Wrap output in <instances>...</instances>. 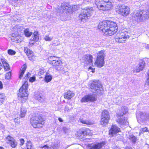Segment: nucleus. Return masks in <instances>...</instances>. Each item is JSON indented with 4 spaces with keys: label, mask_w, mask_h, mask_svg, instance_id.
I'll return each mask as SVG.
<instances>
[{
    "label": "nucleus",
    "mask_w": 149,
    "mask_h": 149,
    "mask_svg": "<svg viewBox=\"0 0 149 149\" xmlns=\"http://www.w3.org/2000/svg\"><path fill=\"white\" fill-rule=\"evenodd\" d=\"M28 82H25L19 90L18 93V100L22 102H25L28 98Z\"/></svg>",
    "instance_id": "1"
},
{
    "label": "nucleus",
    "mask_w": 149,
    "mask_h": 149,
    "mask_svg": "<svg viewBox=\"0 0 149 149\" xmlns=\"http://www.w3.org/2000/svg\"><path fill=\"white\" fill-rule=\"evenodd\" d=\"M94 11L93 8L90 7L83 10L79 14V20L86 22L93 14Z\"/></svg>",
    "instance_id": "2"
},
{
    "label": "nucleus",
    "mask_w": 149,
    "mask_h": 149,
    "mask_svg": "<svg viewBox=\"0 0 149 149\" xmlns=\"http://www.w3.org/2000/svg\"><path fill=\"white\" fill-rule=\"evenodd\" d=\"M95 2L99 9L107 11L112 8V4L109 0H95Z\"/></svg>",
    "instance_id": "3"
},
{
    "label": "nucleus",
    "mask_w": 149,
    "mask_h": 149,
    "mask_svg": "<svg viewBox=\"0 0 149 149\" xmlns=\"http://www.w3.org/2000/svg\"><path fill=\"white\" fill-rule=\"evenodd\" d=\"M44 120L40 115L33 116L30 120L31 124L34 128H40L45 123Z\"/></svg>",
    "instance_id": "4"
},
{
    "label": "nucleus",
    "mask_w": 149,
    "mask_h": 149,
    "mask_svg": "<svg viewBox=\"0 0 149 149\" xmlns=\"http://www.w3.org/2000/svg\"><path fill=\"white\" fill-rule=\"evenodd\" d=\"M92 92L97 94L102 93L103 89L102 85L99 80H94L90 85Z\"/></svg>",
    "instance_id": "5"
},
{
    "label": "nucleus",
    "mask_w": 149,
    "mask_h": 149,
    "mask_svg": "<svg viewBox=\"0 0 149 149\" xmlns=\"http://www.w3.org/2000/svg\"><path fill=\"white\" fill-rule=\"evenodd\" d=\"M130 33L126 31H121L117 33L115 37L116 42L123 43L130 37Z\"/></svg>",
    "instance_id": "6"
},
{
    "label": "nucleus",
    "mask_w": 149,
    "mask_h": 149,
    "mask_svg": "<svg viewBox=\"0 0 149 149\" xmlns=\"http://www.w3.org/2000/svg\"><path fill=\"white\" fill-rule=\"evenodd\" d=\"M97 56L94 64L98 68L102 67L104 64V58L105 56L104 51L101 50L97 54Z\"/></svg>",
    "instance_id": "7"
},
{
    "label": "nucleus",
    "mask_w": 149,
    "mask_h": 149,
    "mask_svg": "<svg viewBox=\"0 0 149 149\" xmlns=\"http://www.w3.org/2000/svg\"><path fill=\"white\" fill-rule=\"evenodd\" d=\"M107 24L108 31L105 32L106 36H111L117 32L118 27L116 23L107 21Z\"/></svg>",
    "instance_id": "8"
},
{
    "label": "nucleus",
    "mask_w": 149,
    "mask_h": 149,
    "mask_svg": "<svg viewBox=\"0 0 149 149\" xmlns=\"http://www.w3.org/2000/svg\"><path fill=\"white\" fill-rule=\"evenodd\" d=\"M109 119L110 116L109 112L106 110L103 111L100 122L101 124L103 126H105L108 123Z\"/></svg>",
    "instance_id": "9"
},
{
    "label": "nucleus",
    "mask_w": 149,
    "mask_h": 149,
    "mask_svg": "<svg viewBox=\"0 0 149 149\" xmlns=\"http://www.w3.org/2000/svg\"><path fill=\"white\" fill-rule=\"evenodd\" d=\"M60 12L70 14L72 13V7L65 3H63L58 8V11Z\"/></svg>",
    "instance_id": "10"
},
{
    "label": "nucleus",
    "mask_w": 149,
    "mask_h": 149,
    "mask_svg": "<svg viewBox=\"0 0 149 149\" xmlns=\"http://www.w3.org/2000/svg\"><path fill=\"white\" fill-rule=\"evenodd\" d=\"M107 25V21H104L100 22L98 25L99 29L104 32L105 35V32L108 31Z\"/></svg>",
    "instance_id": "11"
},
{
    "label": "nucleus",
    "mask_w": 149,
    "mask_h": 149,
    "mask_svg": "<svg viewBox=\"0 0 149 149\" xmlns=\"http://www.w3.org/2000/svg\"><path fill=\"white\" fill-rule=\"evenodd\" d=\"M119 11L122 15L126 16L129 14L130 8L127 6L123 5L119 8Z\"/></svg>",
    "instance_id": "12"
},
{
    "label": "nucleus",
    "mask_w": 149,
    "mask_h": 149,
    "mask_svg": "<svg viewBox=\"0 0 149 149\" xmlns=\"http://www.w3.org/2000/svg\"><path fill=\"white\" fill-rule=\"evenodd\" d=\"M6 143L9 144L11 147L15 148L17 146V143L15 139L10 136H8L6 138Z\"/></svg>",
    "instance_id": "13"
},
{
    "label": "nucleus",
    "mask_w": 149,
    "mask_h": 149,
    "mask_svg": "<svg viewBox=\"0 0 149 149\" xmlns=\"http://www.w3.org/2000/svg\"><path fill=\"white\" fill-rule=\"evenodd\" d=\"M120 132V128L115 125H113L109 130V134L113 136Z\"/></svg>",
    "instance_id": "14"
},
{
    "label": "nucleus",
    "mask_w": 149,
    "mask_h": 149,
    "mask_svg": "<svg viewBox=\"0 0 149 149\" xmlns=\"http://www.w3.org/2000/svg\"><path fill=\"white\" fill-rule=\"evenodd\" d=\"M95 100V98L93 94L89 95L83 97L81 100V102H88V101H93Z\"/></svg>",
    "instance_id": "15"
},
{
    "label": "nucleus",
    "mask_w": 149,
    "mask_h": 149,
    "mask_svg": "<svg viewBox=\"0 0 149 149\" xmlns=\"http://www.w3.org/2000/svg\"><path fill=\"white\" fill-rule=\"evenodd\" d=\"M55 58L54 56H50L49 58V59L51 60L49 61V63L52 64L54 66H59L61 64L62 62L60 60L54 59Z\"/></svg>",
    "instance_id": "16"
},
{
    "label": "nucleus",
    "mask_w": 149,
    "mask_h": 149,
    "mask_svg": "<svg viewBox=\"0 0 149 149\" xmlns=\"http://www.w3.org/2000/svg\"><path fill=\"white\" fill-rule=\"evenodd\" d=\"M145 66V63L144 61H141L139 63L136 68L134 70L135 72H138L143 70Z\"/></svg>",
    "instance_id": "17"
},
{
    "label": "nucleus",
    "mask_w": 149,
    "mask_h": 149,
    "mask_svg": "<svg viewBox=\"0 0 149 149\" xmlns=\"http://www.w3.org/2000/svg\"><path fill=\"white\" fill-rule=\"evenodd\" d=\"M85 63L86 64L91 65L93 63V56L91 55H86L84 56Z\"/></svg>",
    "instance_id": "18"
},
{
    "label": "nucleus",
    "mask_w": 149,
    "mask_h": 149,
    "mask_svg": "<svg viewBox=\"0 0 149 149\" xmlns=\"http://www.w3.org/2000/svg\"><path fill=\"white\" fill-rule=\"evenodd\" d=\"M105 143L104 142H102L97 144H93L92 146H90L91 145L89 144L88 146L91 147L89 149H99L103 146Z\"/></svg>",
    "instance_id": "19"
},
{
    "label": "nucleus",
    "mask_w": 149,
    "mask_h": 149,
    "mask_svg": "<svg viewBox=\"0 0 149 149\" xmlns=\"http://www.w3.org/2000/svg\"><path fill=\"white\" fill-rule=\"evenodd\" d=\"M26 68V65L25 64H24L21 67L19 74V78L20 79L23 77V74Z\"/></svg>",
    "instance_id": "20"
},
{
    "label": "nucleus",
    "mask_w": 149,
    "mask_h": 149,
    "mask_svg": "<svg viewBox=\"0 0 149 149\" xmlns=\"http://www.w3.org/2000/svg\"><path fill=\"white\" fill-rule=\"evenodd\" d=\"M74 95V94L70 91H69L65 93L64 95V98L70 100L72 97Z\"/></svg>",
    "instance_id": "21"
},
{
    "label": "nucleus",
    "mask_w": 149,
    "mask_h": 149,
    "mask_svg": "<svg viewBox=\"0 0 149 149\" xmlns=\"http://www.w3.org/2000/svg\"><path fill=\"white\" fill-rule=\"evenodd\" d=\"M24 52L29 56V60H31L32 59L31 57L33 56V54L32 51L30 49L26 47L24 48Z\"/></svg>",
    "instance_id": "22"
},
{
    "label": "nucleus",
    "mask_w": 149,
    "mask_h": 149,
    "mask_svg": "<svg viewBox=\"0 0 149 149\" xmlns=\"http://www.w3.org/2000/svg\"><path fill=\"white\" fill-rule=\"evenodd\" d=\"M24 28L23 27L20 26L19 25H17L14 27L13 31L15 33H19L22 31H24Z\"/></svg>",
    "instance_id": "23"
},
{
    "label": "nucleus",
    "mask_w": 149,
    "mask_h": 149,
    "mask_svg": "<svg viewBox=\"0 0 149 149\" xmlns=\"http://www.w3.org/2000/svg\"><path fill=\"white\" fill-rule=\"evenodd\" d=\"M117 122L122 125H126L128 124V122L124 118H119L117 120Z\"/></svg>",
    "instance_id": "24"
},
{
    "label": "nucleus",
    "mask_w": 149,
    "mask_h": 149,
    "mask_svg": "<svg viewBox=\"0 0 149 149\" xmlns=\"http://www.w3.org/2000/svg\"><path fill=\"white\" fill-rule=\"evenodd\" d=\"M58 147L57 144H53L50 147L48 146L47 145H45L42 147L41 148L43 149L44 148L45 149H57Z\"/></svg>",
    "instance_id": "25"
},
{
    "label": "nucleus",
    "mask_w": 149,
    "mask_h": 149,
    "mask_svg": "<svg viewBox=\"0 0 149 149\" xmlns=\"http://www.w3.org/2000/svg\"><path fill=\"white\" fill-rule=\"evenodd\" d=\"M26 113V108L23 106L21 108L20 116L21 118L24 117Z\"/></svg>",
    "instance_id": "26"
},
{
    "label": "nucleus",
    "mask_w": 149,
    "mask_h": 149,
    "mask_svg": "<svg viewBox=\"0 0 149 149\" xmlns=\"http://www.w3.org/2000/svg\"><path fill=\"white\" fill-rule=\"evenodd\" d=\"M2 62L4 69L6 71L9 70L10 69L9 65L4 60H2Z\"/></svg>",
    "instance_id": "27"
},
{
    "label": "nucleus",
    "mask_w": 149,
    "mask_h": 149,
    "mask_svg": "<svg viewBox=\"0 0 149 149\" xmlns=\"http://www.w3.org/2000/svg\"><path fill=\"white\" fill-rule=\"evenodd\" d=\"M128 138L130 140L134 143L138 139L135 136L132 134L130 135Z\"/></svg>",
    "instance_id": "28"
},
{
    "label": "nucleus",
    "mask_w": 149,
    "mask_h": 149,
    "mask_svg": "<svg viewBox=\"0 0 149 149\" xmlns=\"http://www.w3.org/2000/svg\"><path fill=\"white\" fill-rule=\"evenodd\" d=\"M46 75L45 76V80L46 81L48 82L50 81L52 79V77L51 75L48 73H45Z\"/></svg>",
    "instance_id": "29"
},
{
    "label": "nucleus",
    "mask_w": 149,
    "mask_h": 149,
    "mask_svg": "<svg viewBox=\"0 0 149 149\" xmlns=\"http://www.w3.org/2000/svg\"><path fill=\"white\" fill-rule=\"evenodd\" d=\"M84 135H91L92 134L91 131L88 128H85L83 129Z\"/></svg>",
    "instance_id": "30"
},
{
    "label": "nucleus",
    "mask_w": 149,
    "mask_h": 149,
    "mask_svg": "<svg viewBox=\"0 0 149 149\" xmlns=\"http://www.w3.org/2000/svg\"><path fill=\"white\" fill-rule=\"evenodd\" d=\"M24 32L25 36L27 37H30L32 34V33L30 32L29 30L28 29L24 30Z\"/></svg>",
    "instance_id": "31"
},
{
    "label": "nucleus",
    "mask_w": 149,
    "mask_h": 149,
    "mask_svg": "<svg viewBox=\"0 0 149 149\" xmlns=\"http://www.w3.org/2000/svg\"><path fill=\"white\" fill-rule=\"evenodd\" d=\"M5 97L4 94H0V105H1L3 103L5 100Z\"/></svg>",
    "instance_id": "32"
},
{
    "label": "nucleus",
    "mask_w": 149,
    "mask_h": 149,
    "mask_svg": "<svg viewBox=\"0 0 149 149\" xmlns=\"http://www.w3.org/2000/svg\"><path fill=\"white\" fill-rule=\"evenodd\" d=\"M79 121L84 124L86 125H91L92 123L88 120H85L82 119H80Z\"/></svg>",
    "instance_id": "33"
},
{
    "label": "nucleus",
    "mask_w": 149,
    "mask_h": 149,
    "mask_svg": "<svg viewBox=\"0 0 149 149\" xmlns=\"http://www.w3.org/2000/svg\"><path fill=\"white\" fill-rule=\"evenodd\" d=\"M35 98L40 102H42L44 100L43 96L40 95H39L36 97Z\"/></svg>",
    "instance_id": "34"
},
{
    "label": "nucleus",
    "mask_w": 149,
    "mask_h": 149,
    "mask_svg": "<svg viewBox=\"0 0 149 149\" xmlns=\"http://www.w3.org/2000/svg\"><path fill=\"white\" fill-rule=\"evenodd\" d=\"M77 136L79 137L82 136H84V132L83 129H81L79 130L77 132Z\"/></svg>",
    "instance_id": "35"
},
{
    "label": "nucleus",
    "mask_w": 149,
    "mask_h": 149,
    "mask_svg": "<svg viewBox=\"0 0 149 149\" xmlns=\"http://www.w3.org/2000/svg\"><path fill=\"white\" fill-rule=\"evenodd\" d=\"M122 109L123 111V114L120 113V116H123L124 114L127 113L128 111L127 108L125 107H123Z\"/></svg>",
    "instance_id": "36"
},
{
    "label": "nucleus",
    "mask_w": 149,
    "mask_h": 149,
    "mask_svg": "<svg viewBox=\"0 0 149 149\" xmlns=\"http://www.w3.org/2000/svg\"><path fill=\"white\" fill-rule=\"evenodd\" d=\"M39 72L38 73V74L40 76H41L42 75H45L44 74L45 73V70L44 69H40Z\"/></svg>",
    "instance_id": "37"
},
{
    "label": "nucleus",
    "mask_w": 149,
    "mask_h": 149,
    "mask_svg": "<svg viewBox=\"0 0 149 149\" xmlns=\"http://www.w3.org/2000/svg\"><path fill=\"white\" fill-rule=\"evenodd\" d=\"M11 76V72H9L5 74L6 79H10Z\"/></svg>",
    "instance_id": "38"
},
{
    "label": "nucleus",
    "mask_w": 149,
    "mask_h": 149,
    "mask_svg": "<svg viewBox=\"0 0 149 149\" xmlns=\"http://www.w3.org/2000/svg\"><path fill=\"white\" fill-rule=\"evenodd\" d=\"M121 101V98L120 97H118L115 99V102L116 104H118L120 103Z\"/></svg>",
    "instance_id": "39"
},
{
    "label": "nucleus",
    "mask_w": 149,
    "mask_h": 149,
    "mask_svg": "<svg viewBox=\"0 0 149 149\" xmlns=\"http://www.w3.org/2000/svg\"><path fill=\"white\" fill-rule=\"evenodd\" d=\"M8 52L9 54L12 55L15 54L16 53L15 51L11 49L8 50Z\"/></svg>",
    "instance_id": "40"
},
{
    "label": "nucleus",
    "mask_w": 149,
    "mask_h": 149,
    "mask_svg": "<svg viewBox=\"0 0 149 149\" xmlns=\"http://www.w3.org/2000/svg\"><path fill=\"white\" fill-rule=\"evenodd\" d=\"M19 37L17 36L15 37L14 39L13 38H11V39L12 40H14L13 41L16 42L17 43H19V42H21V41L19 40Z\"/></svg>",
    "instance_id": "41"
},
{
    "label": "nucleus",
    "mask_w": 149,
    "mask_h": 149,
    "mask_svg": "<svg viewBox=\"0 0 149 149\" xmlns=\"http://www.w3.org/2000/svg\"><path fill=\"white\" fill-rule=\"evenodd\" d=\"M147 130L148 129L146 127L142 128L140 131L139 132V134H141V133H143V132H147Z\"/></svg>",
    "instance_id": "42"
},
{
    "label": "nucleus",
    "mask_w": 149,
    "mask_h": 149,
    "mask_svg": "<svg viewBox=\"0 0 149 149\" xmlns=\"http://www.w3.org/2000/svg\"><path fill=\"white\" fill-rule=\"evenodd\" d=\"M26 147L27 148V149H28V148H31L32 147V144L31 142L27 143L26 144Z\"/></svg>",
    "instance_id": "43"
},
{
    "label": "nucleus",
    "mask_w": 149,
    "mask_h": 149,
    "mask_svg": "<svg viewBox=\"0 0 149 149\" xmlns=\"http://www.w3.org/2000/svg\"><path fill=\"white\" fill-rule=\"evenodd\" d=\"M52 39V38L49 37L48 36H46L45 38V39L46 41H50Z\"/></svg>",
    "instance_id": "44"
},
{
    "label": "nucleus",
    "mask_w": 149,
    "mask_h": 149,
    "mask_svg": "<svg viewBox=\"0 0 149 149\" xmlns=\"http://www.w3.org/2000/svg\"><path fill=\"white\" fill-rule=\"evenodd\" d=\"M30 74L29 73V72H28V73L27 74H26V75H25V77H24V79H25V80H26L25 82H27L26 81V80H27L30 77Z\"/></svg>",
    "instance_id": "45"
},
{
    "label": "nucleus",
    "mask_w": 149,
    "mask_h": 149,
    "mask_svg": "<svg viewBox=\"0 0 149 149\" xmlns=\"http://www.w3.org/2000/svg\"><path fill=\"white\" fill-rule=\"evenodd\" d=\"M39 39V36H34L33 40L35 42H37L38 41Z\"/></svg>",
    "instance_id": "46"
},
{
    "label": "nucleus",
    "mask_w": 149,
    "mask_h": 149,
    "mask_svg": "<svg viewBox=\"0 0 149 149\" xmlns=\"http://www.w3.org/2000/svg\"><path fill=\"white\" fill-rule=\"evenodd\" d=\"M36 80V78L35 77H32L30 78L29 79V81L31 82H32L35 81Z\"/></svg>",
    "instance_id": "47"
},
{
    "label": "nucleus",
    "mask_w": 149,
    "mask_h": 149,
    "mask_svg": "<svg viewBox=\"0 0 149 149\" xmlns=\"http://www.w3.org/2000/svg\"><path fill=\"white\" fill-rule=\"evenodd\" d=\"M34 43L35 42H33V40H31L29 43V47H32Z\"/></svg>",
    "instance_id": "48"
},
{
    "label": "nucleus",
    "mask_w": 149,
    "mask_h": 149,
    "mask_svg": "<svg viewBox=\"0 0 149 149\" xmlns=\"http://www.w3.org/2000/svg\"><path fill=\"white\" fill-rule=\"evenodd\" d=\"M14 121L17 124H19L20 123V118H15L14 119Z\"/></svg>",
    "instance_id": "49"
},
{
    "label": "nucleus",
    "mask_w": 149,
    "mask_h": 149,
    "mask_svg": "<svg viewBox=\"0 0 149 149\" xmlns=\"http://www.w3.org/2000/svg\"><path fill=\"white\" fill-rule=\"evenodd\" d=\"M64 110L65 111H67V112H69L70 111V109L68 107L66 106L65 108H64Z\"/></svg>",
    "instance_id": "50"
},
{
    "label": "nucleus",
    "mask_w": 149,
    "mask_h": 149,
    "mask_svg": "<svg viewBox=\"0 0 149 149\" xmlns=\"http://www.w3.org/2000/svg\"><path fill=\"white\" fill-rule=\"evenodd\" d=\"M20 142L21 144H20V145H22L24 143V140L23 139H21L20 140Z\"/></svg>",
    "instance_id": "51"
},
{
    "label": "nucleus",
    "mask_w": 149,
    "mask_h": 149,
    "mask_svg": "<svg viewBox=\"0 0 149 149\" xmlns=\"http://www.w3.org/2000/svg\"><path fill=\"white\" fill-rule=\"evenodd\" d=\"M146 85H149V77L148 76V78L147 79V81L146 83Z\"/></svg>",
    "instance_id": "52"
},
{
    "label": "nucleus",
    "mask_w": 149,
    "mask_h": 149,
    "mask_svg": "<svg viewBox=\"0 0 149 149\" xmlns=\"http://www.w3.org/2000/svg\"><path fill=\"white\" fill-rule=\"evenodd\" d=\"M38 32L37 31H35L33 33L34 36H38Z\"/></svg>",
    "instance_id": "53"
},
{
    "label": "nucleus",
    "mask_w": 149,
    "mask_h": 149,
    "mask_svg": "<svg viewBox=\"0 0 149 149\" xmlns=\"http://www.w3.org/2000/svg\"><path fill=\"white\" fill-rule=\"evenodd\" d=\"M3 88L2 83L0 81V88L2 89Z\"/></svg>",
    "instance_id": "54"
},
{
    "label": "nucleus",
    "mask_w": 149,
    "mask_h": 149,
    "mask_svg": "<svg viewBox=\"0 0 149 149\" xmlns=\"http://www.w3.org/2000/svg\"><path fill=\"white\" fill-rule=\"evenodd\" d=\"M146 48L147 49H148L149 50V45H147L146 46Z\"/></svg>",
    "instance_id": "55"
},
{
    "label": "nucleus",
    "mask_w": 149,
    "mask_h": 149,
    "mask_svg": "<svg viewBox=\"0 0 149 149\" xmlns=\"http://www.w3.org/2000/svg\"><path fill=\"white\" fill-rule=\"evenodd\" d=\"M58 120L60 122H63V120L61 118H58Z\"/></svg>",
    "instance_id": "56"
},
{
    "label": "nucleus",
    "mask_w": 149,
    "mask_h": 149,
    "mask_svg": "<svg viewBox=\"0 0 149 149\" xmlns=\"http://www.w3.org/2000/svg\"><path fill=\"white\" fill-rule=\"evenodd\" d=\"M125 149H132V148L128 146H127L125 147Z\"/></svg>",
    "instance_id": "57"
},
{
    "label": "nucleus",
    "mask_w": 149,
    "mask_h": 149,
    "mask_svg": "<svg viewBox=\"0 0 149 149\" xmlns=\"http://www.w3.org/2000/svg\"><path fill=\"white\" fill-rule=\"evenodd\" d=\"M3 67V66H2L1 63L0 62V70H1Z\"/></svg>",
    "instance_id": "58"
},
{
    "label": "nucleus",
    "mask_w": 149,
    "mask_h": 149,
    "mask_svg": "<svg viewBox=\"0 0 149 149\" xmlns=\"http://www.w3.org/2000/svg\"><path fill=\"white\" fill-rule=\"evenodd\" d=\"M92 72L93 73L94 72H95V70H94V69H93L92 70Z\"/></svg>",
    "instance_id": "59"
},
{
    "label": "nucleus",
    "mask_w": 149,
    "mask_h": 149,
    "mask_svg": "<svg viewBox=\"0 0 149 149\" xmlns=\"http://www.w3.org/2000/svg\"><path fill=\"white\" fill-rule=\"evenodd\" d=\"M89 69H91V70H92L93 69L92 68V67H90L89 68Z\"/></svg>",
    "instance_id": "60"
},
{
    "label": "nucleus",
    "mask_w": 149,
    "mask_h": 149,
    "mask_svg": "<svg viewBox=\"0 0 149 149\" xmlns=\"http://www.w3.org/2000/svg\"><path fill=\"white\" fill-rule=\"evenodd\" d=\"M0 149H4V148L3 147H0Z\"/></svg>",
    "instance_id": "61"
},
{
    "label": "nucleus",
    "mask_w": 149,
    "mask_h": 149,
    "mask_svg": "<svg viewBox=\"0 0 149 149\" xmlns=\"http://www.w3.org/2000/svg\"><path fill=\"white\" fill-rule=\"evenodd\" d=\"M142 114H143V113H140V114L141 115Z\"/></svg>",
    "instance_id": "62"
},
{
    "label": "nucleus",
    "mask_w": 149,
    "mask_h": 149,
    "mask_svg": "<svg viewBox=\"0 0 149 149\" xmlns=\"http://www.w3.org/2000/svg\"><path fill=\"white\" fill-rule=\"evenodd\" d=\"M28 149H33V147H32V148H28Z\"/></svg>",
    "instance_id": "63"
},
{
    "label": "nucleus",
    "mask_w": 149,
    "mask_h": 149,
    "mask_svg": "<svg viewBox=\"0 0 149 149\" xmlns=\"http://www.w3.org/2000/svg\"><path fill=\"white\" fill-rule=\"evenodd\" d=\"M17 34V35H18V34H17V33H15V34H14V35H15V34Z\"/></svg>",
    "instance_id": "64"
}]
</instances>
